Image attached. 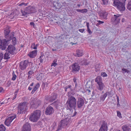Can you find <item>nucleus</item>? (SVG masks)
Wrapping results in <instances>:
<instances>
[{
  "instance_id": "obj_27",
  "label": "nucleus",
  "mask_w": 131,
  "mask_h": 131,
  "mask_svg": "<svg viewBox=\"0 0 131 131\" xmlns=\"http://www.w3.org/2000/svg\"><path fill=\"white\" fill-rule=\"evenodd\" d=\"M100 16L104 19H106L107 15V14L106 12H103L100 13H99Z\"/></svg>"
},
{
  "instance_id": "obj_35",
  "label": "nucleus",
  "mask_w": 131,
  "mask_h": 131,
  "mask_svg": "<svg viewBox=\"0 0 131 131\" xmlns=\"http://www.w3.org/2000/svg\"><path fill=\"white\" fill-rule=\"evenodd\" d=\"M126 8L129 10L131 11V1L128 2L126 5Z\"/></svg>"
},
{
  "instance_id": "obj_3",
  "label": "nucleus",
  "mask_w": 131,
  "mask_h": 131,
  "mask_svg": "<svg viewBox=\"0 0 131 131\" xmlns=\"http://www.w3.org/2000/svg\"><path fill=\"white\" fill-rule=\"evenodd\" d=\"M28 103L26 102H24L22 103H20L18 106V114L25 113V110H26L27 105Z\"/></svg>"
},
{
  "instance_id": "obj_28",
  "label": "nucleus",
  "mask_w": 131,
  "mask_h": 131,
  "mask_svg": "<svg viewBox=\"0 0 131 131\" xmlns=\"http://www.w3.org/2000/svg\"><path fill=\"white\" fill-rule=\"evenodd\" d=\"M95 81L97 83V84L103 83L102 78L100 76L97 77L96 78Z\"/></svg>"
},
{
  "instance_id": "obj_37",
  "label": "nucleus",
  "mask_w": 131,
  "mask_h": 131,
  "mask_svg": "<svg viewBox=\"0 0 131 131\" xmlns=\"http://www.w3.org/2000/svg\"><path fill=\"white\" fill-rule=\"evenodd\" d=\"M6 129L5 127L2 124L0 125V131H5Z\"/></svg>"
},
{
  "instance_id": "obj_24",
  "label": "nucleus",
  "mask_w": 131,
  "mask_h": 131,
  "mask_svg": "<svg viewBox=\"0 0 131 131\" xmlns=\"http://www.w3.org/2000/svg\"><path fill=\"white\" fill-rule=\"evenodd\" d=\"M10 30L9 29H6L4 30V32L5 35V37L6 38H9L10 37V35L11 34L9 35H8L9 33L10 32Z\"/></svg>"
},
{
  "instance_id": "obj_39",
  "label": "nucleus",
  "mask_w": 131,
  "mask_h": 131,
  "mask_svg": "<svg viewBox=\"0 0 131 131\" xmlns=\"http://www.w3.org/2000/svg\"><path fill=\"white\" fill-rule=\"evenodd\" d=\"M86 60H84L83 61H82V63L81 64V65H88L89 64V63H88L86 62Z\"/></svg>"
},
{
  "instance_id": "obj_44",
  "label": "nucleus",
  "mask_w": 131,
  "mask_h": 131,
  "mask_svg": "<svg viewBox=\"0 0 131 131\" xmlns=\"http://www.w3.org/2000/svg\"><path fill=\"white\" fill-rule=\"evenodd\" d=\"M101 75L103 77H106L107 76V74L105 73L104 72H102L101 73Z\"/></svg>"
},
{
  "instance_id": "obj_7",
  "label": "nucleus",
  "mask_w": 131,
  "mask_h": 131,
  "mask_svg": "<svg viewBox=\"0 0 131 131\" xmlns=\"http://www.w3.org/2000/svg\"><path fill=\"white\" fill-rule=\"evenodd\" d=\"M69 119L66 118L64 119L61 120L58 125L57 131H59L61 129V127H63L66 126L68 124V121Z\"/></svg>"
},
{
  "instance_id": "obj_19",
  "label": "nucleus",
  "mask_w": 131,
  "mask_h": 131,
  "mask_svg": "<svg viewBox=\"0 0 131 131\" xmlns=\"http://www.w3.org/2000/svg\"><path fill=\"white\" fill-rule=\"evenodd\" d=\"M39 119L33 113H31L29 117V120L33 122H36Z\"/></svg>"
},
{
  "instance_id": "obj_48",
  "label": "nucleus",
  "mask_w": 131,
  "mask_h": 131,
  "mask_svg": "<svg viewBox=\"0 0 131 131\" xmlns=\"http://www.w3.org/2000/svg\"><path fill=\"white\" fill-rule=\"evenodd\" d=\"M95 95V93L94 91H93L92 92V95H91V97L92 99H95L96 97H94V96Z\"/></svg>"
},
{
  "instance_id": "obj_61",
  "label": "nucleus",
  "mask_w": 131,
  "mask_h": 131,
  "mask_svg": "<svg viewBox=\"0 0 131 131\" xmlns=\"http://www.w3.org/2000/svg\"><path fill=\"white\" fill-rule=\"evenodd\" d=\"M77 114V112L75 111L74 112V114L72 116V117H74L76 116Z\"/></svg>"
},
{
  "instance_id": "obj_52",
  "label": "nucleus",
  "mask_w": 131,
  "mask_h": 131,
  "mask_svg": "<svg viewBox=\"0 0 131 131\" xmlns=\"http://www.w3.org/2000/svg\"><path fill=\"white\" fill-rule=\"evenodd\" d=\"M57 64V63L55 62H53V63H52L51 65V66H53L54 67H55Z\"/></svg>"
},
{
  "instance_id": "obj_16",
  "label": "nucleus",
  "mask_w": 131,
  "mask_h": 131,
  "mask_svg": "<svg viewBox=\"0 0 131 131\" xmlns=\"http://www.w3.org/2000/svg\"><path fill=\"white\" fill-rule=\"evenodd\" d=\"M31 127L30 123H26L23 126L21 131H31Z\"/></svg>"
},
{
  "instance_id": "obj_15",
  "label": "nucleus",
  "mask_w": 131,
  "mask_h": 131,
  "mask_svg": "<svg viewBox=\"0 0 131 131\" xmlns=\"http://www.w3.org/2000/svg\"><path fill=\"white\" fill-rule=\"evenodd\" d=\"M8 52L12 55H14L16 53L15 52L16 49L15 47L11 45H10L8 46L7 49Z\"/></svg>"
},
{
  "instance_id": "obj_30",
  "label": "nucleus",
  "mask_w": 131,
  "mask_h": 131,
  "mask_svg": "<svg viewBox=\"0 0 131 131\" xmlns=\"http://www.w3.org/2000/svg\"><path fill=\"white\" fill-rule=\"evenodd\" d=\"M71 85H68L64 88V90L65 92H66L69 91L70 90L72 91L73 90V89L71 88Z\"/></svg>"
},
{
  "instance_id": "obj_13",
  "label": "nucleus",
  "mask_w": 131,
  "mask_h": 131,
  "mask_svg": "<svg viewBox=\"0 0 131 131\" xmlns=\"http://www.w3.org/2000/svg\"><path fill=\"white\" fill-rule=\"evenodd\" d=\"M72 67V72L73 73H76L80 69V67L79 64L77 63H75L71 65Z\"/></svg>"
},
{
  "instance_id": "obj_51",
  "label": "nucleus",
  "mask_w": 131,
  "mask_h": 131,
  "mask_svg": "<svg viewBox=\"0 0 131 131\" xmlns=\"http://www.w3.org/2000/svg\"><path fill=\"white\" fill-rule=\"evenodd\" d=\"M2 41L1 40V39H0V49H1L2 50L3 47L2 46Z\"/></svg>"
},
{
  "instance_id": "obj_8",
  "label": "nucleus",
  "mask_w": 131,
  "mask_h": 131,
  "mask_svg": "<svg viewBox=\"0 0 131 131\" xmlns=\"http://www.w3.org/2000/svg\"><path fill=\"white\" fill-rule=\"evenodd\" d=\"M13 35H12V36L10 37L9 38H7L6 39H3L2 40L1 39L2 41V50H5L6 48V46L9 44L10 41V39H12L13 37Z\"/></svg>"
},
{
  "instance_id": "obj_41",
  "label": "nucleus",
  "mask_w": 131,
  "mask_h": 131,
  "mask_svg": "<svg viewBox=\"0 0 131 131\" xmlns=\"http://www.w3.org/2000/svg\"><path fill=\"white\" fill-rule=\"evenodd\" d=\"M103 2V3L104 5H106L108 3V0H102Z\"/></svg>"
},
{
  "instance_id": "obj_54",
  "label": "nucleus",
  "mask_w": 131,
  "mask_h": 131,
  "mask_svg": "<svg viewBox=\"0 0 131 131\" xmlns=\"http://www.w3.org/2000/svg\"><path fill=\"white\" fill-rule=\"evenodd\" d=\"M40 85L39 83H37L36 84V86L34 87H36L37 89H38Z\"/></svg>"
},
{
  "instance_id": "obj_5",
  "label": "nucleus",
  "mask_w": 131,
  "mask_h": 131,
  "mask_svg": "<svg viewBox=\"0 0 131 131\" xmlns=\"http://www.w3.org/2000/svg\"><path fill=\"white\" fill-rule=\"evenodd\" d=\"M113 4L120 11H123L125 9L124 4L122 2H120L119 0H114Z\"/></svg>"
},
{
  "instance_id": "obj_18",
  "label": "nucleus",
  "mask_w": 131,
  "mask_h": 131,
  "mask_svg": "<svg viewBox=\"0 0 131 131\" xmlns=\"http://www.w3.org/2000/svg\"><path fill=\"white\" fill-rule=\"evenodd\" d=\"M65 37L64 35H61L60 36H57L56 37V39L57 40V42L58 44H62L63 43V40Z\"/></svg>"
},
{
  "instance_id": "obj_62",
  "label": "nucleus",
  "mask_w": 131,
  "mask_h": 131,
  "mask_svg": "<svg viewBox=\"0 0 131 131\" xmlns=\"http://www.w3.org/2000/svg\"><path fill=\"white\" fill-rule=\"evenodd\" d=\"M17 95V94H15V96L13 97V100L15 99L16 98Z\"/></svg>"
},
{
  "instance_id": "obj_57",
  "label": "nucleus",
  "mask_w": 131,
  "mask_h": 131,
  "mask_svg": "<svg viewBox=\"0 0 131 131\" xmlns=\"http://www.w3.org/2000/svg\"><path fill=\"white\" fill-rule=\"evenodd\" d=\"M122 19V22L123 23H124L126 21L125 20L124 18H123L122 17V18H121Z\"/></svg>"
},
{
  "instance_id": "obj_32",
  "label": "nucleus",
  "mask_w": 131,
  "mask_h": 131,
  "mask_svg": "<svg viewBox=\"0 0 131 131\" xmlns=\"http://www.w3.org/2000/svg\"><path fill=\"white\" fill-rule=\"evenodd\" d=\"M59 104V102L57 101H54L53 103H51V105H54L56 108L58 107Z\"/></svg>"
},
{
  "instance_id": "obj_60",
  "label": "nucleus",
  "mask_w": 131,
  "mask_h": 131,
  "mask_svg": "<svg viewBox=\"0 0 131 131\" xmlns=\"http://www.w3.org/2000/svg\"><path fill=\"white\" fill-rule=\"evenodd\" d=\"M76 80H77L76 78H74L73 79L74 82L75 83H77V82L76 81Z\"/></svg>"
},
{
  "instance_id": "obj_38",
  "label": "nucleus",
  "mask_w": 131,
  "mask_h": 131,
  "mask_svg": "<svg viewBox=\"0 0 131 131\" xmlns=\"http://www.w3.org/2000/svg\"><path fill=\"white\" fill-rule=\"evenodd\" d=\"M31 48L32 49H37V47L36 46L35 43H33L32 44L31 47Z\"/></svg>"
},
{
  "instance_id": "obj_53",
  "label": "nucleus",
  "mask_w": 131,
  "mask_h": 131,
  "mask_svg": "<svg viewBox=\"0 0 131 131\" xmlns=\"http://www.w3.org/2000/svg\"><path fill=\"white\" fill-rule=\"evenodd\" d=\"M30 25L31 26H33L34 27H35V24L33 22H31L30 23Z\"/></svg>"
},
{
  "instance_id": "obj_63",
  "label": "nucleus",
  "mask_w": 131,
  "mask_h": 131,
  "mask_svg": "<svg viewBox=\"0 0 131 131\" xmlns=\"http://www.w3.org/2000/svg\"><path fill=\"white\" fill-rule=\"evenodd\" d=\"M54 7H56V8L57 9H60V7L58 6H56V5L54 6Z\"/></svg>"
},
{
  "instance_id": "obj_49",
  "label": "nucleus",
  "mask_w": 131,
  "mask_h": 131,
  "mask_svg": "<svg viewBox=\"0 0 131 131\" xmlns=\"http://www.w3.org/2000/svg\"><path fill=\"white\" fill-rule=\"evenodd\" d=\"M97 21L98 22V23L97 24V25H100L104 23V21L100 20H98Z\"/></svg>"
},
{
  "instance_id": "obj_21",
  "label": "nucleus",
  "mask_w": 131,
  "mask_h": 131,
  "mask_svg": "<svg viewBox=\"0 0 131 131\" xmlns=\"http://www.w3.org/2000/svg\"><path fill=\"white\" fill-rule=\"evenodd\" d=\"M37 50H35L31 52L28 55L31 58H34L35 57L37 54Z\"/></svg>"
},
{
  "instance_id": "obj_11",
  "label": "nucleus",
  "mask_w": 131,
  "mask_h": 131,
  "mask_svg": "<svg viewBox=\"0 0 131 131\" xmlns=\"http://www.w3.org/2000/svg\"><path fill=\"white\" fill-rule=\"evenodd\" d=\"M122 16V15L118 14L114 15L112 18V22L116 23H119Z\"/></svg>"
},
{
  "instance_id": "obj_25",
  "label": "nucleus",
  "mask_w": 131,
  "mask_h": 131,
  "mask_svg": "<svg viewBox=\"0 0 131 131\" xmlns=\"http://www.w3.org/2000/svg\"><path fill=\"white\" fill-rule=\"evenodd\" d=\"M122 128L123 131H130L131 130L130 126L127 125H123Z\"/></svg>"
},
{
  "instance_id": "obj_22",
  "label": "nucleus",
  "mask_w": 131,
  "mask_h": 131,
  "mask_svg": "<svg viewBox=\"0 0 131 131\" xmlns=\"http://www.w3.org/2000/svg\"><path fill=\"white\" fill-rule=\"evenodd\" d=\"M97 87L98 90L100 91H102L105 88V86L104 83H101L97 84Z\"/></svg>"
},
{
  "instance_id": "obj_50",
  "label": "nucleus",
  "mask_w": 131,
  "mask_h": 131,
  "mask_svg": "<svg viewBox=\"0 0 131 131\" xmlns=\"http://www.w3.org/2000/svg\"><path fill=\"white\" fill-rule=\"evenodd\" d=\"M27 3H21L19 5V6H22L23 5H24L25 6H26L27 5Z\"/></svg>"
},
{
  "instance_id": "obj_20",
  "label": "nucleus",
  "mask_w": 131,
  "mask_h": 131,
  "mask_svg": "<svg viewBox=\"0 0 131 131\" xmlns=\"http://www.w3.org/2000/svg\"><path fill=\"white\" fill-rule=\"evenodd\" d=\"M111 94V93L110 92L108 91L106 92L105 93L101 96L100 101L102 102L104 101L106 97L107 96H110Z\"/></svg>"
},
{
  "instance_id": "obj_58",
  "label": "nucleus",
  "mask_w": 131,
  "mask_h": 131,
  "mask_svg": "<svg viewBox=\"0 0 131 131\" xmlns=\"http://www.w3.org/2000/svg\"><path fill=\"white\" fill-rule=\"evenodd\" d=\"M3 90V89L2 87H0V93H1Z\"/></svg>"
},
{
  "instance_id": "obj_14",
  "label": "nucleus",
  "mask_w": 131,
  "mask_h": 131,
  "mask_svg": "<svg viewBox=\"0 0 131 131\" xmlns=\"http://www.w3.org/2000/svg\"><path fill=\"white\" fill-rule=\"evenodd\" d=\"M29 63L28 61L26 60L21 62L19 65L20 69L22 70L25 69Z\"/></svg>"
},
{
  "instance_id": "obj_10",
  "label": "nucleus",
  "mask_w": 131,
  "mask_h": 131,
  "mask_svg": "<svg viewBox=\"0 0 131 131\" xmlns=\"http://www.w3.org/2000/svg\"><path fill=\"white\" fill-rule=\"evenodd\" d=\"M16 115H13L10 116L7 118H6L5 122V124L7 126H9L10 124L12 121L16 118Z\"/></svg>"
},
{
  "instance_id": "obj_42",
  "label": "nucleus",
  "mask_w": 131,
  "mask_h": 131,
  "mask_svg": "<svg viewBox=\"0 0 131 131\" xmlns=\"http://www.w3.org/2000/svg\"><path fill=\"white\" fill-rule=\"evenodd\" d=\"M122 70L124 72V73L126 72L128 73H130V71L129 70H127V69H125L124 68H123L122 69ZM123 73H124V72H123Z\"/></svg>"
},
{
  "instance_id": "obj_17",
  "label": "nucleus",
  "mask_w": 131,
  "mask_h": 131,
  "mask_svg": "<svg viewBox=\"0 0 131 131\" xmlns=\"http://www.w3.org/2000/svg\"><path fill=\"white\" fill-rule=\"evenodd\" d=\"M102 125L99 131H107V123L103 120L101 121Z\"/></svg>"
},
{
  "instance_id": "obj_40",
  "label": "nucleus",
  "mask_w": 131,
  "mask_h": 131,
  "mask_svg": "<svg viewBox=\"0 0 131 131\" xmlns=\"http://www.w3.org/2000/svg\"><path fill=\"white\" fill-rule=\"evenodd\" d=\"M43 55H41V56L38 58V59H39L41 63H42L43 62V59H42V58L43 57Z\"/></svg>"
},
{
  "instance_id": "obj_36",
  "label": "nucleus",
  "mask_w": 131,
  "mask_h": 131,
  "mask_svg": "<svg viewBox=\"0 0 131 131\" xmlns=\"http://www.w3.org/2000/svg\"><path fill=\"white\" fill-rule=\"evenodd\" d=\"M12 80L13 81L15 80L17 77V76L16 74H15V73L14 71H13L12 74Z\"/></svg>"
},
{
  "instance_id": "obj_33",
  "label": "nucleus",
  "mask_w": 131,
  "mask_h": 131,
  "mask_svg": "<svg viewBox=\"0 0 131 131\" xmlns=\"http://www.w3.org/2000/svg\"><path fill=\"white\" fill-rule=\"evenodd\" d=\"M10 53L8 52H6L4 56V59H8L10 58V57H9L10 55Z\"/></svg>"
},
{
  "instance_id": "obj_55",
  "label": "nucleus",
  "mask_w": 131,
  "mask_h": 131,
  "mask_svg": "<svg viewBox=\"0 0 131 131\" xmlns=\"http://www.w3.org/2000/svg\"><path fill=\"white\" fill-rule=\"evenodd\" d=\"M79 31L81 33H83L84 31L85 30V29H79Z\"/></svg>"
},
{
  "instance_id": "obj_9",
  "label": "nucleus",
  "mask_w": 131,
  "mask_h": 131,
  "mask_svg": "<svg viewBox=\"0 0 131 131\" xmlns=\"http://www.w3.org/2000/svg\"><path fill=\"white\" fill-rule=\"evenodd\" d=\"M57 95L52 94L51 96L47 95L45 97V100L47 102H51L54 101L57 98Z\"/></svg>"
},
{
  "instance_id": "obj_45",
  "label": "nucleus",
  "mask_w": 131,
  "mask_h": 131,
  "mask_svg": "<svg viewBox=\"0 0 131 131\" xmlns=\"http://www.w3.org/2000/svg\"><path fill=\"white\" fill-rule=\"evenodd\" d=\"M37 89L36 87H34L31 93L32 94H33Z\"/></svg>"
},
{
  "instance_id": "obj_43",
  "label": "nucleus",
  "mask_w": 131,
  "mask_h": 131,
  "mask_svg": "<svg viewBox=\"0 0 131 131\" xmlns=\"http://www.w3.org/2000/svg\"><path fill=\"white\" fill-rule=\"evenodd\" d=\"M117 116L119 117L120 118H122V117L121 116V114L120 112L119 111H117Z\"/></svg>"
},
{
  "instance_id": "obj_23",
  "label": "nucleus",
  "mask_w": 131,
  "mask_h": 131,
  "mask_svg": "<svg viewBox=\"0 0 131 131\" xmlns=\"http://www.w3.org/2000/svg\"><path fill=\"white\" fill-rule=\"evenodd\" d=\"M33 113L37 117L40 118L41 115V111L38 110H35Z\"/></svg>"
},
{
  "instance_id": "obj_46",
  "label": "nucleus",
  "mask_w": 131,
  "mask_h": 131,
  "mask_svg": "<svg viewBox=\"0 0 131 131\" xmlns=\"http://www.w3.org/2000/svg\"><path fill=\"white\" fill-rule=\"evenodd\" d=\"M34 73V72L30 70L27 73V74L28 75H32V74Z\"/></svg>"
},
{
  "instance_id": "obj_64",
  "label": "nucleus",
  "mask_w": 131,
  "mask_h": 131,
  "mask_svg": "<svg viewBox=\"0 0 131 131\" xmlns=\"http://www.w3.org/2000/svg\"><path fill=\"white\" fill-rule=\"evenodd\" d=\"M29 65H31V67L33 66V63L31 62H29Z\"/></svg>"
},
{
  "instance_id": "obj_47",
  "label": "nucleus",
  "mask_w": 131,
  "mask_h": 131,
  "mask_svg": "<svg viewBox=\"0 0 131 131\" xmlns=\"http://www.w3.org/2000/svg\"><path fill=\"white\" fill-rule=\"evenodd\" d=\"M3 55L2 53L0 52V63L1 62V61L3 59Z\"/></svg>"
},
{
  "instance_id": "obj_59",
  "label": "nucleus",
  "mask_w": 131,
  "mask_h": 131,
  "mask_svg": "<svg viewBox=\"0 0 131 131\" xmlns=\"http://www.w3.org/2000/svg\"><path fill=\"white\" fill-rule=\"evenodd\" d=\"M116 96H117V102H119V96L117 95H116Z\"/></svg>"
},
{
  "instance_id": "obj_1",
  "label": "nucleus",
  "mask_w": 131,
  "mask_h": 131,
  "mask_svg": "<svg viewBox=\"0 0 131 131\" xmlns=\"http://www.w3.org/2000/svg\"><path fill=\"white\" fill-rule=\"evenodd\" d=\"M77 100L73 96H68V98L66 103V108L70 111L73 109L75 110L76 107Z\"/></svg>"
},
{
  "instance_id": "obj_31",
  "label": "nucleus",
  "mask_w": 131,
  "mask_h": 131,
  "mask_svg": "<svg viewBox=\"0 0 131 131\" xmlns=\"http://www.w3.org/2000/svg\"><path fill=\"white\" fill-rule=\"evenodd\" d=\"M76 10L78 12H80L82 13H86L88 11L86 9H77Z\"/></svg>"
},
{
  "instance_id": "obj_34",
  "label": "nucleus",
  "mask_w": 131,
  "mask_h": 131,
  "mask_svg": "<svg viewBox=\"0 0 131 131\" xmlns=\"http://www.w3.org/2000/svg\"><path fill=\"white\" fill-rule=\"evenodd\" d=\"M86 25L87 28V31L89 33V35H91L92 34V32L90 30L89 28L90 24L89 23L86 22Z\"/></svg>"
},
{
  "instance_id": "obj_2",
  "label": "nucleus",
  "mask_w": 131,
  "mask_h": 131,
  "mask_svg": "<svg viewBox=\"0 0 131 131\" xmlns=\"http://www.w3.org/2000/svg\"><path fill=\"white\" fill-rule=\"evenodd\" d=\"M36 12V10L35 8L30 6L21 9V13L22 14V15L26 17L28 14L34 13Z\"/></svg>"
},
{
  "instance_id": "obj_56",
  "label": "nucleus",
  "mask_w": 131,
  "mask_h": 131,
  "mask_svg": "<svg viewBox=\"0 0 131 131\" xmlns=\"http://www.w3.org/2000/svg\"><path fill=\"white\" fill-rule=\"evenodd\" d=\"M10 15H11V16L12 15H14L13 17V18H14L15 17H16V15H15V13H11Z\"/></svg>"
},
{
  "instance_id": "obj_6",
  "label": "nucleus",
  "mask_w": 131,
  "mask_h": 131,
  "mask_svg": "<svg viewBox=\"0 0 131 131\" xmlns=\"http://www.w3.org/2000/svg\"><path fill=\"white\" fill-rule=\"evenodd\" d=\"M85 100L81 97H79L77 100L76 106L78 109L82 108L85 103Z\"/></svg>"
},
{
  "instance_id": "obj_26",
  "label": "nucleus",
  "mask_w": 131,
  "mask_h": 131,
  "mask_svg": "<svg viewBox=\"0 0 131 131\" xmlns=\"http://www.w3.org/2000/svg\"><path fill=\"white\" fill-rule=\"evenodd\" d=\"M13 35V38L12 39H10V40L12 39V42L13 45H15L16 43V39L15 37H14V32H12L11 35H10V36H12Z\"/></svg>"
},
{
  "instance_id": "obj_4",
  "label": "nucleus",
  "mask_w": 131,
  "mask_h": 131,
  "mask_svg": "<svg viewBox=\"0 0 131 131\" xmlns=\"http://www.w3.org/2000/svg\"><path fill=\"white\" fill-rule=\"evenodd\" d=\"M42 103V101L39 99L32 100L30 103V107L32 108L36 109L40 106Z\"/></svg>"
},
{
  "instance_id": "obj_12",
  "label": "nucleus",
  "mask_w": 131,
  "mask_h": 131,
  "mask_svg": "<svg viewBox=\"0 0 131 131\" xmlns=\"http://www.w3.org/2000/svg\"><path fill=\"white\" fill-rule=\"evenodd\" d=\"M54 111V109L52 107L49 105L46 109L45 114L47 115H51L53 113Z\"/></svg>"
},
{
  "instance_id": "obj_29",
  "label": "nucleus",
  "mask_w": 131,
  "mask_h": 131,
  "mask_svg": "<svg viewBox=\"0 0 131 131\" xmlns=\"http://www.w3.org/2000/svg\"><path fill=\"white\" fill-rule=\"evenodd\" d=\"M83 55V51L81 50H77V53L75 56L80 57L82 56Z\"/></svg>"
}]
</instances>
